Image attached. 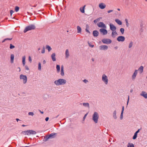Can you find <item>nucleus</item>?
<instances>
[{
  "instance_id": "1",
  "label": "nucleus",
  "mask_w": 147,
  "mask_h": 147,
  "mask_svg": "<svg viewBox=\"0 0 147 147\" xmlns=\"http://www.w3.org/2000/svg\"><path fill=\"white\" fill-rule=\"evenodd\" d=\"M66 81L63 79H59L54 82V83L56 86H59L61 85H63L66 84Z\"/></svg>"
},
{
  "instance_id": "2",
  "label": "nucleus",
  "mask_w": 147,
  "mask_h": 147,
  "mask_svg": "<svg viewBox=\"0 0 147 147\" xmlns=\"http://www.w3.org/2000/svg\"><path fill=\"white\" fill-rule=\"evenodd\" d=\"M36 26L34 24H30L25 28L24 31V32L26 33L28 31L34 30Z\"/></svg>"
},
{
  "instance_id": "3",
  "label": "nucleus",
  "mask_w": 147,
  "mask_h": 147,
  "mask_svg": "<svg viewBox=\"0 0 147 147\" xmlns=\"http://www.w3.org/2000/svg\"><path fill=\"white\" fill-rule=\"evenodd\" d=\"M99 116L97 112H95L92 115V120L95 123H97L98 122Z\"/></svg>"
},
{
  "instance_id": "4",
  "label": "nucleus",
  "mask_w": 147,
  "mask_h": 147,
  "mask_svg": "<svg viewBox=\"0 0 147 147\" xmlns=\"http://www.w3.org/2000/svg\"><path fill=\"white\" fill-rule=\"evenodd\" d=\"M102 80L105 85H107L108 82V79L107 76L105 74L102 76Z\"/></svg>"
},
{
  "instance_id": "5",
  "label": "nucleus",
  "mask_w": 147,
  "mask_h": 147,
  "mask_svg": "<svg viewBox=\"0 0 147 147\" xmlns=\"http://www.w3.org/2000/svg\"><path fill=\"white\" fill-rule=\"evenodd\" d=\"M22 133L26 135H30L31 134H36V132L35 131L32 130H29L24 131L22 132Z\"/></svg>"
},
{
  "instance_id": "6",
  "label": "nucleus",
  "mask_w": 147,
  "mask_h": 147,
  "mask_svg": "<svg viewBox=\"0 0 147 147\" xmlns=\"http://www.w3.org/2000/svg\"><path fill=\"white\" fill-rule=\"evenodd\" d=\"M20 78L21 80H23V82L24 84L26 83L27 81V78L26 76L21 74L20 76Z\"/></svg>"
},
{
  "instance_id": "7",
  "label": "nucleus",
  "mask_w": 147,
  "mask_h": 147,
  "mask_svg": "<svg viewBox=\"0 0 147 147\" xmlns=\"http://www.w3.org/2000/svg\"><path fill=\"white\" fill-rule=\"evenodd\" d=\"M102 42L104 44H109L112 42L111 40L108 38H104L102 40Z\"/></svg>"
},
{
  "instance_id": "8",
  "label": "nucleus",
  "mask_w": 147,
  "mask_h": 147,
  "mask_svg": "<svg viewBox=\"0 0 147 147\" xmlns=\"http://www.w3.org/2000/svg\"><path fill=\"white\" fill-rule=\"evenodd\" d=\"M98 26L100 28H107L105 25L102 22H100L97 24Z\"/></svg>"
},
{
  "instance_id": "9",
  "label": "nucleus",
  "mask_w": 147,
  "mask_h": 147,
  "mask_svg": "<svg viewBox=\"0 0 147 147\" xmlns=\"http://www.w3.org/2000/svg\"><path fill=\"white\" fill-rule=\"evenodd\" d=\"M117 40L119 42H123L125 40V37L123 36H119L117 38Z\"/></svg>"
},
{
  "instance_id": "10",
  "label": "nucleus",
  "mask_w": 147,
  "mask_h": 147,
  "mask_svg": "<svg viewBox=\"0 0 147 147\" xmlns=\"http://www.w3.org/2000/svg\"><path fill=\"white\" fill-rule=\"evenodd\" d=\"M99 31L100 32L102 33V35H106L108 33L107 31V30L105 29V28H100Z\"/></svg>"
},
{
  "instance_id": "11",
  "label": "nucleus",
  "mask_w": 147,
  "mask_h": 147,
  "mask_svg": "<svg viewBox=\"0 0 147 147\" xmlns=\"http://www.w3.org/2000/svg\"><path fill=\"white\" fill-rule=\"evenodd\" d=\"M138 73V70L136 69L131 76V79L132 80H134L137 75Z\"/></svg>"
},
{
  "instance_id": "12",
  "label": "nucleus",
  "mask_w": 147,
  "mask_h": 147,
  "mask_svg": "<svg viewBox=\"0 0 147 147\" xmlns=\"http://www.w3.org/2000/svg\"><path fill=\"white\" fill-rule=\"evenodd\" d=\"M108 49V47L107 45H101L99 47V49L100 50L106 51Z\"/></svg>"
},
{
  "instance_id": "13",
  "label": "nucleus",
  "mask_w": 147,
  "mask_h": 147,
  "mask_svg": "<svg viewBox=\"0 0 147 147\" xmlns=\"http://www.w3.org/2000/svg\"><path fill=\"white\" fill-rule=\"evenodd\" d=\"M110 29L113 31H116V26L112 24H109Z\"/></svg>"
},
{
  "instance_id": "14",
  "label": "nucleus",
  "mask_w": 147,
  "mask_h": 147,
  "mask_svg": "<svg viewBox=\"0 0 147 147\" xmlns=\"http://www.w3.org/2000/svg\"><path fill=\"white\" fill-rule=\"evenodd\" d=\"M99 7L101 9H103L106 7V5L103 3H100L99 5Z\"/></svg>"
},
{
  "instance_id": "15",
  "label": "nucleus",
  "mask_w": 147,
  "mask_h": 147,
  "mask_svg": "<svg viewBox=\"0 0 147 147\" xmlns=\"http://www.w3.org/2000/svg\"><path fill=\"white\" fill-rule=\"evenodd\" d=\"M140 95L143 96L145 98H147V93H146L145 92L142 91L140 94Z\"/></svg>"
},
{
  "instance_id": "16",
  "label": "nucleus",
  "mask_w": 147,
  "mask_h": 147,
  "mask_svg": "<svg viewBox=\"0 0 147 147\" xmlns=\"http://www.w3.org/2000/svg\"><path fill=\"white\" fill-rule=\"evenodd\" d=\"M118 35L116 31H113L111 33V36L112 37L115 38Z\"/></svg>"
},
{
  "instance_id": "17",
  "label": "nucleus",
  "mask_w": 147,
  "mask_h": 147,
  "mask_svg": "<svg viewBox=\"0 0 147 147\" xmlns=\"http://www.w3.org/2000/svg\"><path fill=\"white\" fill-rule=\"evenodd\" d=\"M93 34L94 37H97L99 34V32L96 30H94L93 32Z\"/></svg>"
},
{
  "instance_id": "18",
  "label": "nucleus",
  "mask_w": 147,
  "mask_h": 147,
  "mask_svg": "<svg viewBox=\"0 0 147 147\" xmlns=\"http://www.w3.org/2000/svg\"><path fill=\"white\" fill-rule=\"evenodd\" d=\"M140 129H139L136 132L134 133V134L133 137V139L134 140L135 139L137 136L138 133L139 132Z\"/></svg>"
},
{
  "instance_id": "19",
  "label": "nucleus",
  "mask_w": 147,
  "mask_h": 147,
  "mask_svg": "<svg viewBox=\"0 0 147 147\" xmlns=\"http://www.w3.org/2000/svg\"><path fill=\"white\" fill-rule=\"evenodd\" d=\"M55 55V53H52L51 55L52 59V61H55L56 60Z\"/></svg>"
},
{
  "instance_id": "20",
  "label": "nucleus",
  "mask_w": 147,
  "mask_h": 147,
  "mask_svg": "<svg viewBox=\"0 0 147 147\" xmlns=\"http://www.w3.org/2000/svg\"><path fill=\"white\" fill-rule=\"evenodd\" d=\"M143 69L144 67L142 66H141L139 67L138 70L139 72L141 74L143 72Z\"/></svg>"
},
{
  "instance_id": "21",
  "label": "nucleus",
  "mask_w": 147,
  "mask_h": 147,
  "mask_svg": "<svg viewBox=\"0 0 147 147\" xmlns=\"http://www.w3.org/2000/svg\"><path fill=\"white\" fill-rule=\"evenodd\" d=\"M14 56L13 54H11V55L10 56V62L11 63H13V60L14 59Z\"/></svg>"
},
{
  "instance_id": "22",
  "label": "nucleus",
  "mask_w": 147,
  "mask_h": 147,
  "mask_svg": "<svg viewBox=\"0 0 147 147\" xmlns=\"http://www.w3.org/2000/svg\"><path fill=\"white\" fill-rule=\"evenodd\" d=\"M61 75L62 76L64 75V67L63 65L61 66Z\"/></svg>"
},
{
  "instance_id": "23",
  "label": "nucleus",
  "mask_w": 147,
  "mask_h": 147,
  "mask_svg": "<svg viewBox=\"0 0 147 147\" xmlns=\"http://www.w3.org/2000/svg\"><path fill=\"white\" fill-rule=\"evenodd\" d=\"M86 7V5H84L83 6V7H81L80 9V11L82 13H84L85 12V8Z\"/></svg>"
},
{
  "instance_id": "24",
  "label": "nucleus",
  "mask_w": 147,
  "mask_h": 147,
  "mask_svg": "<svg viewBox=\"0 0 147 147\" xmlns=\"http://www.w3.org/2000/svg\"><path fill=\"white\" fill-rule=\"evenodd\" d=\"M65 58H67L69 55V53L68 49H66L65 52Z\"/></svg>"
},
{
  "instance_id": "25",
  "label": "nucleus",
  "mask_w": 147,
  "mask_h": 147,
  "mask_svg": "<svg viewBox=\"0 0 147 147\" xmlns=\"http://www.w3.org/2000/svg\"><path fill=\"white\" fill-rule=\"evenodd\" d=\"M80 105L82 104L83 105L84 107H87L88 108H89V103H88V102H86V103L84 102V103H80Z\"/></svg>"
},
{
  "instance_id": "26",
  "label": "nucleus",
  "mask_w": 147,
  "mask_h": 147,
  "mask_svg": "<svg viewBox=\"0 0 147 147\" xmlns=\"http://www.w3.org/2000/svg\"><path fill=\"white\" fill-rule=\"evenodd\" d=\"M115 22L119 25H121L122 24L121 22L119 19H116L115 20Z\"/></svg>"
},
{
  "instance_id": "27",
  "label": "nucleus",
  "mask_w": 147,
  "mask_h": 147,
  "mask_svg": "<svg viewBox=\"0 0 147 147\" xmlns=\"http://www.w3.org/2000/svg\"><path fill=\"white\" fill-rule=\"evenodd\" d=\"M77 32L78 33H81V27L79 26H77Z\"/></svg>"
},
{
  "instance_id": "28",
  "label": "nucleus",
  "mask_w": 147,
  "mask_h": 147,
  "mask_svg": "<svg viewBox=\"0 0 147 147\" xmlns=\"http://www.w3.org/2000/svg\"><path fill=\"white\" fill-rule=\"evenodd\" d=\"M113 117L115 119H116L117 118L116 116V111L115 110L113 113Z\"/></svg>"
},
{
  "instance_id": "29",
  "label": "nucleus",
  "mask_w": 147,
  "mask_h": 147,
  "mask_svg": "<svg viewBox=\"0 0 147 147\" xmlns=\"http://www.w3.org/2000/svg\"><path fill=\"white\" fill-rule=\"evenodd\" d=\"M55 134H56V133H52L49 135V136L50 137V138H53L54 137V136Z\"/></svg>"
},
{
  "instance_id": "30",
  "label": "nucleus",
  "mask_w": 147,
  "mask_h": 147,
  "mask_svg": "<svg viewBox=\"0 0 147 147\" xmlns=\"http://www.w3.org/2000/svg\"><path fill=\"white\" fill-rule=\"evenodd\" d=\"M46 49L48 50V51L49 52L51 50V47L50 46L47 45H46Z\"/></svg>"
},
{
  "instance_id": "31",
  "label": "nucleus",
  "mask_w": 147,
  "mask_h": 147,
  "mask_svg": "<svg viewBox=\"0 0 147 147\" xmlns=\"http://www.w3.org/2000/svg\"><path fill=\"white\" fill-rule=\"evenodd\" d=\"M127 147H134V145L133 143H129Z\"/></svg>"
},
{
  "instance_id": "32",
  "label": "nucleus",
  "mask_w": 147,
  "mask_h": 147,
  "mask_svg": "<svg viewBox=\"0 0 147 147\" xmlns=\"http://www.w3.org/2000/svg\"><path fill=\"white\" fill-rule=\"evenodd\" d=\"M133 42L132 41L130 42L128 45V47L129 48H131L133 45Z\"/></svg>"
},
{
  "instance_id": "33",
  "label": "nucleus",
  "mask_w": 147,
  "mask_h": 147,
  "mask_svg": "<svg viewBox=\"0 0 147 147\" xmlns=\"http://www.w3.org/2000/svg\"><path fill=\"white\" fill-rule=\"evenodd\" d=\"M56 69L57 70V71L58 72H59L60 71V66L59 65H57L56 66Z\"/></svg>"
},
{
  "instance_id": "34",
  "label": "nucleus",
  "mask_w": 147,
  "mask_h": 147,
  "mask_svg": "<svg viewBox=\"0 0 147 147\" xmlns=\"http://www.w3.org/2000/svg\"><path fill=\"white\" fill-rule=\"evenodd\" d=\"M86 28L85 29L86 31L89 33H90V32L88 30V28H89V26L88 25H86Z\"/></svg>"
},
{
  "instance_id": "35",
  "label": "nucleus",
  "mask_w": 147,
  "mask_h": 147,
  "mask_svg": "<svg viewBox=\"0 0 147 147\" xmlns=\"http://www.w3.org/2000/svg\"><path fill=\"white\" fill-rule=\"evenodd\" d=\"M100 19H101V18H100L94 20V22L95 24L96 23L98 22L100 20Z\"/></svg>"
},
{
  "instance_id": "36",
  "label": "nucleus",
  "mask_w": 147,
  "mask_h": 147,
  "mask_svg": "<svg viewBox=\"0 0 147 147\" xmlns=\"http://www.w3.org/2000/svg\"><path fill=\"white\" fill-rule=\"evenodd\" d=\"M50 138V137L49 136V135H48L47 136H45L44 139H45V141H47Z\"/></svg>"
},
{
  "instance_id": "37",
  "label": "nucleus",
  "mask_w": 147,
  "mask_h": 147,
  "mask_svg": "<svg viewBox=\"0 0 147 147\" xmlns=\"http://www.w3.org/2000/svg\"><path fill=\"white\" fill-rule=\"evenodd\" d=\"M124 31H125V30L123 28H121V29H120V31L121 32L122 34H124Z\"/></svg>"
},
{
  "instance_id": "38",
  "label": "nucleus",
  "mask_w": 147,
  "mask_h": 147,
  "mask_svg": "<svg viewBox=\"0 0 147 147\" xmlns=\"http://www.w3.org/2000/svg\"><path fill=\"white\" fill-rule=\"evenodd\" d=\"M38 69L39 70H41V63L40 62H39L38 64Z\"/></svg>"
},
{
  "instance_id": "39",
  "label": "nucleus",
  "mask_w": 147,
  "mask_h": 147,
  "mask_svg": "<svg viewBox=\"0 0 147 147\" xmlns=\"http://www.w3.org/2000/svg\"><path fill=\"white\" fill-rule=\"evenodd\" d=\"M125 21L126 22V25L127 27H128L129 26V23L128 22V20L127 19H125Z\"/></svg>"
},
{
  "instance_id": "40",
  "label": "nucleus",
  "mask_w": 147,
  "mask_h": 147,
  "mask_svg": "<svg viewBox=\"0 0 147 147\" xmlns=\"http://www.w3.org/2000/svg\"><path fill=\"white\" fill-rule=\"evenodd\" d=\"M45 52V48L44 47L42 48V49L41 51V53L42 54L44 53Z\"/></svg>"
},
{
  "instance_id": "41",
  "label": "nucleus",
  "mask_w": 147,
  "mask_h": 147,
  "mask_svg": "<svg viewBox=\"0 0 147 147\" xmlns=\"http://www.w3.org/2000/svg\"><path fill=\"white\" fill-rule=\"evenodd\" d=\"M15 48V46L14 45H13L12 44H10V47L9 48L11 49H13Z\"/></svg>"
},
{
  "instance_id": "42",
  "label": "nucleus",
  "mask_w": 147,
  "mask_h": 147,
  "mask_svg": "<svg viewBox=\"0 0 147 147\" xmlns=\"http://www.w3.org/2000/svg\"><path fill=\"white\" fill-rule=\"evenodd\" d=\"M28 114L29 115H31L32 116H33V115H34V113L33 112H29L28 113Z\"/></svg>"
},
{
  "instance_id": "43",
  "label": "nucleus",
  "mask_w": 147,
  "mask_h": 147,
  "mask_svg": "<svg viewBox=\"0 0 147 147\" xmlns=\"http://www.w3.org/2000/svg\"><path fill=\"white\" fill-rule=\"evenodd\" d=\"M19 8L18 6L16 7L15 8V10L16 12H18L19 10Z\"/></svg>"
},
{
  "instance_id": "44",
  "label": "nucleus",
  "mask_w": 147,
  "mask_h": 147,
  "mask_svg": "<svg viewBox=\"0 0 147 147\" xmlns=\"http://www.w3.org/2000/svg\"><path fill=\"white\" fill-rule=\"evenodd\" d=\"M123 113H122V112L121 113V115H120V119L121 120H122L123 119Z\"/></svg>"
},
{
  "instance_id": "45",
  "label": "nucleus",
  "mask_w": 147,
  "mask_h": 147,
  "mask_svg": "<svg viewBox=\"0 0 147 147\" xmlns=\"http://www.w3.org/2000/svg\"><path fill=\"white\" fill-rule=\"evenodd\" d=\"M22 61H25L26 59V57L25 56H24L22 57Z\"/></svg>"
},
{
  "instance_id": "46",
  "label": "nucleus",
  "mask_w": 147,
  "mask_h": 147,
  "mask_svg": "<svg viewBox=\"0 0 147 147\" xmlns=\"http://www.w3.org/2000/svg\"><path fill=\"white\" fill-rule=\"evenodd\" d=\"M88 114V113H86V114L84 116V117H83V120H85V119L86 118V116H87V115Z\"/></svg>"
},
{
  "instance_id": "47",
  "label": "nucleus",
  "mask_w": 147,
  "mask_h": 147,
  "mask_svg": "<svg viewBox=\"0 0 147 147\" xmlns=\"http://www.w3.org/2000/svg\"><path fill=\"white\" fill-rule=\"evenodd\" d=\"M38 12H36V13L37 14H40V13H42L41 12V11L39 10L38 11Z\"/></svg>"
},
{
  "instance_id": "48",
  "label": "nucleus",
  "mask_w": 147,
  "mask_h": 147,
  "mask_svg": "<svg viewBox=\"0 0 147 147\" xmlns=\"http://www.w3.org/2000/svg\"><path fill=\"white\" fill-rule=\"evenodd\" d=\"M28 60H29V61L30 62H31V61H32V59H31V57L30 56H29V57Z\"/></svg>"
},
{
  "instance_id": "49",
  "label": "nucleus",
  "mask_w": 147,
  "mask_h": 147,
  "mask_svg": "<svg viewBox=\"0 0 147 147\" xmlns=\"http://www.w3.org/2000/svg\"><path fill=\"white\" fill-rule=\"evenodd\" d=\"M88 44H89V46L92 47V48L93 47H94V45H91L90 43H88Z\"/></svg>"
},
{
  "instance_id": "50",
  "label": "nucleus",
  "mask_w": 147,
  "mask_h": 147,
  "mask_svg": "<svg viewBox=\"0 0 147 147\" xmlns=\"http://www.w3.org/2000/svg\"><path fill=\"white\" fill-rule=\"evenodd\" d=\"M124 109V107L123 106L122 107V110H121V113H122V112L123 113Z\"/></svg>"
},
{
  "instance_id": "51",
  "label": "nucleus",
  "mask_w": 147,
  "mask_h": 147,
  "mask_svg": "<svg viewBox=\"0 0 147 147\" xmlns=\"http://www.w3.org/2000/svg\"><path fill=\"white\" fill-rule=\"evenodd\" d=\"M83 82H84L85 83H86L88 82V80L86 79H84L83 80Z\"/></svg>"
},
{
  "instance_id": "52",
  "label": "nucleus",
  "mask_w": 147,
  "mask_h": 147,
  "mask_svg": "<svg viewBox=\"0 0 147 147\" xmlns=\"http://www.w3.org/2000/svg\"><path fill=\"white\" fill-rule=\"evenodd\" d=\"M113 10H108L107 11V13H111V12H113Z\"/></svg>"
},
{
  "instance_id": "53",
  "label": "nucleus",
  "mask_w": 147,
  "mask_h": 147,
  "mask_svg": "<svg viewBox=\"0 0 147 147\" xmlns=\"http://www.w3.org/2000/svg\"><path fill=\"white\" fill-rule=\"evenodd\" d=\"M14 11L13 10H11L10 11V13L11 14V16L12 14L13 13Z\"/></svg>"
},
{
  "instance_id": "54",
  "label": "nucleus",
  "mask_w": 147,
  "mask_h": 147,
  "mask_svg": "<svg viewBox=\"0 0 147 147\" xmlns=\"http://www.w3.org/2000/svg\"><path fill=\"white\" fill-rule=\"evenodd\" d=\"M129 96H128V99H127V105L128 103L129 100Z\"/></svg>"
},
{
  "instance_id": "55",
  "label": "nucleus",
  "mask_w": 147,
  "mask_h": 147,
  "mask_svg": "<svg viewBox=\"0 0 147 147\" xmlns=\"http://www.w3.org/2000/svg\"><path fill=\"white\" fill-rule=\"evenodd\" d=\"M12 39V38H6L5 39L6 40H11Z\"/></svg>"
},
{
  "instance_id": "56",
  "label": "nucleus",
  "mask_w": 147,
  "mask_h": 147,
  "mask_svg": "<svg viewBox=\"0 0 147 147\" xmlns=\"http://www.w3.org/2000/svg\"><path fill=\"white\" fill-rule=\"evenodd\" d=\"M49 119V118L48 117H47L45 119V120L46 121H48V120Z\"/></svg>"
},
{
  "instance_id": "57",
  "label": "nucleus",
  "mask_w": 147,
  "mask_h": 147,
  "mask_svg": "<svg viewBox=\"0 0 147 147\" xmlns=\"http://www.w3.org/2000/svg\"><path fill=\"white\" fill-rule=\"evenodd\" d=\"M25 68H26V69L27 70H28L29 69V68H28V66L26 65V66H25Z\"/></svg>"
},
{
  "instance_id": "58",
  "label": "nucleus",
  "mask_w": 147,
  "mask_h": 147,
  "mask_svg": "<svg viewBox=\"0 0 147 147\" xmlns=\"http://www.w3.org/2000/svg\"><path fill=\"white\" fill-rule=\"evenodd\" d=\"M25 63L26 62L25 61H22V63L24 66L25 65Z\"/></svg>"
},
{
  "instance_id": "59",
  "label": "nucleus",
  "mask_w": 147,
  "mask_h": 147,
  "mask_svg": "<svg viewBox=\"0 0 147 147\" xmlns=\"http://www.w3.org/2000/svg\"><path fill=\"white\" fill-rule=\"evenodd\" d=\"M43 64H45L46 63V61L45 60H44L43 61Z\"/></svg>"
},
{
  "instance_id": "60",
  "label": "nucleus",
  "mask_w": 147,
  "mask_h": 147,
  "mask_svg": "<svg viewBox=\"0 0 147 147\" xmlns=\"http://www.w3.org/2000/svg\"><path fill=\"white\" fill-rule=\"evenodd\" d=\"M5 41H6V40L5 38L3 40V41H2V42H5Z\"/></svg>"
},
{
  "instance_id": "61",
  "label": "nucleus",
  "mask_w": 147,
  "mask_h": 147,
  "mask_svg": "<svg viewBox=\"0 0 147 147\" xmlns=\"http://www.w3.org/2000/svg\"><path fill=\"white\" fill-rule=\"evenodd\" d=\"M114 48L115 49H118V47L117 46L115 47H114Z\"/></svg>"
},
{
  "instance_id": "62",
  "label": "nucleus",
  "mask_w": 147,
  "mask_h": 147,
  "mask_svg": "<svg viewBox=\"0 0 147 147\" xmlns=\"http://www.w3.org/2000/svg\"><path fill=\"white\" fill-rule=\"evenodd\" d=\"M133 91V90L132 89H131V90L130 91V92L131 93H132Z\"/></svg>"
},
{
  "instance_id": "63",
  "label": "nucleus",
  "mask_w": 147,
  "mask_h": 147,
  "mask_svg": "<svg viewBox=\"0 0 147 147\" xmlns=\"http://www.w3.org/2000/svg\"><path fill=\"white\" fill-rule=\"evenodd\" d=\"M16 120L18 122V121H20V120L19 119L17 118V119H16Z\"/></svg>"
},
{
  "instance_id": "64",
  "label": "nucleus",
  "mask_w": 147,
  "mask_h": 147,
  "mask_svg": "<svg viewBox=\"0 0 147 147\" xmlns=\"http://www.w3.org/2000/svg\"><path fill=\"white\" fill-rule=\"evenodd\" d=\"M92 60L93 61H94V58H92Z\"/></svg>"
}]
</instances>
